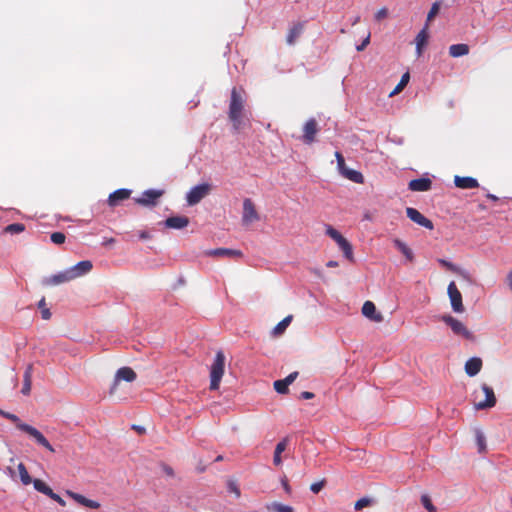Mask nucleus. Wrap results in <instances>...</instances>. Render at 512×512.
I'll return each mask as SVG.
<instances>
[{"label":"nucleus","instance_id":"4468645a","mask_svg":"<svg viewBox=\"0 0 512 512\" xmlns=\"http://www.w3.org/2000/svg\"><path fill=\"white\" fill-rule=\"evenodd\" d=\"M406 214H407V217L411 221L417 223L418 225L423 226L430 230L433 229V223L429 219H427L424 215H422L417 209L408 207L406 209Z\"/></svg>","mask_w":512,"mask_h":512},{"label":"nucleus","instance_id":"9b49d317","mask_svg":"<svg viewBox=\"0 0 512 512\" xmlns=\"http://www.w3.org/2000/svg\"><path fill=\"white\" fill-rule=\"evenodd\" d=\"M319 125L316 119L310 118L303 126L302 140L306 144H312L316 140V135L319 132Z\"/></svg>","mask_w":512,"mask_h":512},{"label":"nucleus","instance_id":"bb28decb","mask_svg":"<svg viewBox=\"0 0 512 512\" xmlns=\"http://www.w3.org/2000/svg\"><path fill=\"white\" fill-rule=\"evenodd\" d=\"M468 53L469 46L467 44H453L449 47V54L454 58L465 56Z\"/></svg>","mask_w":512,"mask_h":512},{"label":"nucleus","instance_id":"49530a36","mask_svg":"<svg viewBox=\"0 0 512 512\" xmlns=\"http://www.w3.org/2000/svg\"><path fill=\"white\" fill-rule=\"evenodd\" d=\"M325 484H326L325 480H321L319 482L312 483L311 486H310V490L313 493L317 494V493H319L323 489Z\"/></svg>","mask_w":512,"mask_h":512},{"label":"nucleus","instance_id":"5fc2aeb1","mask_svg":"<svg viewBox=\"0 0 512 512\" xmlns=\"http://www.w3.org/2000/svg\"><path fill=\"white\" fill-rule=\"evenodd\" d=\"M164 472H165L168 476H173V475H174L173 469H172L171 467H168V466H164Z\"/></svg>","mask_w":512,"mask_h":512},{"label":"nucleus","instance_id":"c9c22d12","mask_svg":"<svg viewBox=\"0 0 512 512\" xmlns=\"http://www.w3.org/2000/svg\"><path fill=\"white\" fill-rule=\"evenodd\" d=\"M475 437H476V444L478 446V451L480 453H483L486 451V438L483 432L479 429L475 431Z\"/></svg>","mask_w":512,"mask_h":512},{"label":"nucleus","instance_id":"9d476101","mask_svg":"<svg viewBox=\"0 0 512 512\" xmlns=\"http://www.w3.org/2000/svg\"><path fill=\"white\" fill-rule=\"evenodd\" d=\"M259 220V215L256 210L255 204L249 198L243 201L242 222L244 225H250Z\"/></svg>","mask_w":512,"mask_h":512},{"label":"nucleus","instance_id":"c03bdc74","mask_svg":"<svg viewBox=\"0 0 512 512\" xmlns=\"http://www.w3.org/2000/svg\"><path fill=\"white\" fill-rule=\"evenodd\" d=\"M65 239L66 237L62 232H54L51 234V241L55 244H63Z\"/></svg>","mask_w":512,"mask_h":512},{"label":"nucleus","instance_id":"aec40b11","mask_svg":"<svg viewBox=\"0 0 512 512\" xmlns=\"http://www.w3.org/2000/svg\"><path fill=\"white\" fill-rule=\"evenodd\" d=\"M67 495L69 497H71L73 500H75L77 503H79L85 507H88L91 509H97L100 507V504L98 502H96L94 500H90L81 494H78V493H75L72 491H67Z\"/></svg>","mask_w":512,"mask_h":512},{"label":"nucleus","instance_id":"dca6fc26","mask_svg":"<svg viewBox=\"0 0 512 512\" xmlns=\"http://www.w3.org/2000/svg\"><path fill=\"white\" fill-rule=\"evenodd\" d=\"M162 194L163 192L160 190H147L135 201L136 203L143 206L155 205L157 199L160 198Z\"/></svg>","mask_w":512,"mask_h":512},{"label":"nucleus","instance_id":"c85d7f7f","mask_svg":"<svg viewBox=\"0 0 512 512\" xmlns=\"http://www.w3.org/2000/svg\"><path fill=\"white\" fill-rule=\"evenodd\" d=\"M266 509L268 512H294V509L280 502H271L266 504Z\"/></svg>","mask_w":512,"mask_h":512},{"label":"nucleus","instance_id":"6e6d98bb","mask_svg":"<svg viewBox=\"0 0 512 512\" xmlns=\"http://www.w3.org/2000/svg\"><path fill=\"white\" fill-rule=\"evenodd\" d=\"M337 266H338V262H336V261L331 260V261L327 262V267L333 268V267H337Z\"/></svg>","mask_w":512,"mask_h":512},{"label":"nucleus","instance_id":"7c9ffc66","mask_svg":"<svg viewBox=\"0 0 512 512\" xmlns=\"http://www.w3.org/2000/svg\"><path fill=\"white\" fill-rule=\"evenodd\" d=\"M35 490L40 493L45 494L50 497L53 493V490L41 479H35L32 481Z\"/></svg>","mask_w":512,"mask_h":512},{"label":"nucleus","instance_id":"37998d69","mask_svg":"<svg viewBox=\"0 0 512 512\" xmlns=\"http://www.w3.org/2000/svg\"><path fill=\"white\" fill-rule=\"evenodd\" d=\"M421 503L429 512H436V507L432 504L431 499L427 495L421 497Z\"/></svg>","mask_w":512,"mask_h":512},{"label":"nucleus","instance_id":"a878e982","mask_svg":"<svg viewBox=\"0 0 512 512\" xmlns=\"http://www.w3.org/2000/svg\"><path fill=\"white\" fill-rule=\"evenodd\" d=\"M287 446H288L287 438L283 439L276 445L275 451H274V456H273V463L275 466L282 465L281 454L286 450Z\"/></svg>","mask_w":512,"mask_h":512},{"label":"nucleus","instance_id":"603ef678","mask_svg":"<svg viewBox=\"0 0 512 512\" xmlns=\"http://www.w3.org/2000/svg\"><path fill=\"white\" fill-rule=\"evenodd\" d=\"M507 285L509 289L512 291V270H510L506 277Z\"/></svg>","mask_w":512,"mask_h":512},{"label":"nucleus","instance_id":"2eb2a0df","mask_svg":"<svg viewBox=\"0 0 512 512\" xmlns=\"http://www.w3.org/2000/svg\"><path fill=\"white\" fill-rule=\"evenodd\" d=\"M92 262L89 260H84L78 262L76 265L69 268L72 279H76L88 274L92 270Z\"/></svg>","mask_w":512,"mask_h":512},{"label":"nucleus","instance_id":"0eeeda50","mask_svg":"<svg viewBox=\"0 0 512 512\" xmlns=\"http://www.w3.org/2000/svg\"><path fill=\"white\" fill-rule=\"evenodd\" d=\"M211 190V186L208 183H203L197 186H194L187 193V202L189 205L193 206L199 203L205 196L209 194Z\"/></svg>","mask_w":512,"mask_h":512},{"label":"nucleus","instance_id":"ea45409f","mask_svg":"<svg viewBox=\"0 0 512 512\" xmlns=\"http://www.w3.org/2000/svg\"><path fill=\"white\" fill-rule=\"evenodd\" d=\"M439 10H440V4L438 2H435L430 11L428 12V15H427V20H426V24L429 25V23L436 17V15L439 13Z\"/></svg>","mask_w":512,"mask_h":512},{"label":"nucleus","instance_id":"864d4df0","mask_svg":"<svg viewBox=\"0 0 512 512\" xmlns=\"http://www.w3.org/2000/svg\"><path fill=\"white\" fill-rule=\"evenodd\" d=\"M314 394L312 392L304 391L301 393V398L303 399H312Z\"/></svg>","mask_w":512,"mask_h":512},{"label":"nucleus","instance_id":"1a4fd4ad","mask_svg":"<svg viewBox=\"0 0 512 512\" xmlns=\"http://www.w3.org/2000/svg\"><path fill=\"white\" fill-rule=\"evenodd\" d=\"M448 296L451 302V307L454 312L456 313H463L464 312V306L462 303V294L458 290L455 282H450L448 285Z\"/></svg>","mask_w":512,"mask_h":512},{"label":"nucleus","instance_id":"58836bf2","mask_svg":"<svg viewBox=\"0 0 512 512\" xmlns=\"http://www.w3.org/2000/svg\"><path fill=\"white\" fill-rule=\"evenodd\" d=\"M38 307L39 309L41 310V315H42V318L44 320H49L51 318V312L50 310L46 307V302H45V299L42 298L39 303H38Z\"/></svg>","mask_w":512,"mask_h":512},{"label":"nucleus","instance_id":"6e6552de","mask_svg":"<svg viewBox=\"0 0 512 512\" xmlns=\"http://www.w3.org/2000/svg\"><path fill=\"white\" fill-rule=\"evenodd\" d=\"M136 379V373L130 367H122L117 370L113 384L110 388V395H114L117 391L120 381L132 382Z\"/></svg>","mask_w":512,"mask_h":512},{"label":"nucleus","instance_id":"b1692460","mask_svg":"<svg viewBox=\"0 0 512 512\" xmlns=\"http://www.w3.org/2000/svg\"><path fill=\"white\" fill-rule=\"evenodd\" d=\"M32 373H33V366H32V364H29L24 372V375H23V387H22L21 392L24 395H29V393L31 391Z\"/></svg>","mask_w":512,"mask_h":512},{"label":"nucleus","instance_id":"4c0bfd02","mask_svg":"<svg viewBox=\"0 0 512 512\" xmlns=\"http://www.w3.org/2000/svg\"><path fill=\"white\" fill-rule=\"evenodd\" d=\"M24 229H25V227H24L23 224H21V223H13V224L8 225L5 228V232L11 233V234H19V233L23 232Z\"/></svg>","mask_w":512,"mask_h":512},{"label":"nucleus","instance_id":"393cba45","mask_svg":"<svg viewBox=\"0 0 512 512\" xmlns=\"http://www.w3.org/2000/svg\"><path fill=\"white\" fill-rule=\"evenodd\" d=\"M428 24L416 36V50L418 56L422 54V48L426 45L428 40Z\"/></svg>","mask_w":512,"mask_h":512},{"label":"nucleus","instance_id":"423d86ee","mask_svg":"<svg viewBox=\"0 0 512 512\" xmlns=\"http://www.w3.org/2000/svg\"><path fill=\"white\" fill-rule=\"evenodd\" d=\"M441 320L451 328L452 332L459 337L464 339L472 340L474 338L472 332L465 326V324L454 318L451 315H444Z\"/></svg>","mask_w":512,"mask_h":512},{"label":"nucleus","instance_id":"e433bc0d","mask_svg":"<svg viewBox=\"0 0 512 512\" xmlns=\"http://www.w3.org/2000/svg\"><path fill=\"white\" fill-rule=\"evenodd\" d=\"M326 234L332 238L337 244L340 243L345 238L341 235L339 231L333 228L331 225L326 226Z\"/></svg>","mask_w":512,"mask_h":512},{"label":"nucleus","instance_id":"f8f14e48","mask_svg":"<svg viewBox=\"0 0 512 512\" xmlns=\"http://www.w3.org/2000/svg\"><path fill=\"white\" fill-rule=\"evenodd\" d=\"M72 276L70 274L69 269L59 272L55 275L46 277L43 279L42 283L45 286H57L66 282L72 281Z\"/></svg>","mask_w":512,"mask_h":512},{"label":"nucleus","instance_id":"20e7f679","mask_svg":"<svg viewBox=\"0 0 512 512\" xmlns=\"http://www.w3.org/2000/svg\"><path fill=\"white\" fill-rule=\"evenodd\" d=\"M225 355L222 351L216 353L213 364L210 368V389L217 390L224 374Z\"/></svg>","mask_w":512,"mask_h":512},{"label":"nucleus","instance_id":"72a5a7b5","mask_svg":"<svg viewBox=\"0 0 512 512\" xmlns=\"http://www.w3.org/2000/svg\"><path fill=\"white\" fill-rule=\"evenodd\" d=\"M409 79H410V75L408 72L404 73L401 77V80L400 82L398 83V85L390 92L389 96L390 97H393L397 94H399L404 88L405 86L408 84L409 82Z\"/></svg>","mask_w":512,"mask_h":512},{"label":"nucleus","instance_id":"8fccbe9b","mask_svg":"<svg viewBox=\"0 0 512 512\" xmlns=\"http://www.w3.org/2000/svg\"><path fill=\"white\" fill-rule=\"evenodd\" d=\"M297 376H298V372H293V373L289 374L285 379H283V381L289 386L290 384H292L295 381Z\"/></svg>","mask_w":512,"mask_h":512},{"label":"nucleus","instance_id":"7ed1b4c3","mask_svg":"<svg viewBox=\"0 0 512 512\" xmlns=\"http://www.w3.org/2000/svg\"><path fill=\"white\" fill-rule=\"evenodd\" d=\"M496 405V396L493 389L487 384L481 386L480 391L474 392V408L476 410L490 409Z\"/></svg>","mask_w":512,"mask_h":512},{"label":"nucleus","instance_id":"a18cd8bd","mask_svg":"<svg viewBox=\"0 0 512 512\" xmlns=\"http://www.w3.org/2000/svg\"><path fill=\"white\" fill-rule=\"evenodd\" d=\"M438 262L445 268H447L448 270L452 271V272H460L461 270L459 269V267H457L455 264L447 261V260H444V259H439Z\"/></svg>","mask_w":512,"mask_h":512},{"label":"nucleus","instance_id":"4d7b16f0","mask_svg":"<svg viewBox=\"0 0 512 512\" xmlns=\"http://www.w3.org/2000/svg\"><path fill=\"white\" fill-rule=\"evenodd\" d=\"M139 236L141 239H148L150 237L149 233L145 231L141 232Z\"/></svg>","mask_w":512,"mask_h":512},{"label":"nucleus","instance_id":"f257e3e1","mask_svg":"<svg viewBox=\"0 0 512 512\" xmlns=\"http://www.w3.org/2000/svg\"><path fill=\"white\" fill-rule=\"evenodd\" d=\"M0 415L5 417L6 419L12 421L19 430L25 432L30 437L35 439V441L39 445L43 446L50 452L55 451L54 448L52 447V445L49 443V441L45 438V436L38 429H36L35 427H33L31 425L23 423L17 415L9 413V412H5L1 409H0Z\"/></svg>","mask_w":512,"mask_h":512},{"label":"nucleus","instance_id":"3c124183","mask_svg":"<svg viewBox=\"0 0 512 512\" xmlns=\"http://www.w3.org/2000/svg\"><path fill=\"white\" fill-rule=\"evenodd\" d=\"M50 498L54 501H56L57 503H59L61 506H65L66 505V502L56 493H52V495L50 496Z\"/></svg>","mask_w":512,"mask_h":512},{"label":"nucleus","instance_id":"c756f323","mask_svg":"<svg viewBox=\"0 0 512 512\" xmlns=\"http://www.w3.org/2000/svg\"><path fill=\"white\" fill-rule=\"evenodd\" d=\"M292 321V316L289 315L285 317L282 321H280L272 330V335L277 337L284 333L286 328L289 326V324Z\"/></svg>","mask_w":512,"mask_h":512},{"label":"nucleus","instance_id":"de8ad7c7","mask_svg":"<svg viewBox=\"0 0 512 512\" xmlns=\"http://www.w3.org/2000/svg\"><path fill=\"white\" fill-rule=\"evenodd\" d=\"M388 16V9L383 7L381 9H379L376 13H375V20L376 21H381L383 19H385L386 17Z\"/></svg>","mask_w":512,"mask_h":512},{"label":"nucleus","instance_id":"f3484780","mask_svg":"<svg viewBox=\"0 0 512 512\" xmlns=\"http://www.w3.org/2000/svg\"><path fill=\"white\" fill-rule=\"evenodd\" d=\"M432 181L429 178L413 179L409 182L408 187L411 191L425 192L431 189Z\"/></svg>","mask_w":512,"mask_h":512},{"label":"nucleus","instance_id":"0e129e2a","mask_svg":"<svg viewBox=\"0 0 512 512\" xmlns=\"http://www.w3.org/2000/svg\"><path fill=\"white\" fill-rule=\"evenodd\" d=\"M113 242H114V239H110L107 243H108V244H111V243H113Z\"/></svg>","mask_w":512,"mask_h":512},{"label":"nucleus","instance_id":"a19ab883","mask_svg":"<svg viewBox=\"0 0 512 512\" xmlns=\"http://www.w3.org/2000/svg\"><path fill=\"white\" fill-rule=\"evenodd\" d=\"M371 504H372V500L370 498L364 497V498H361L356 501L354 508H355V510L359 511L365 507L370 506Z\"/></svg>","mask_w":512,"mask_h":512},{"label":"nucleus","instance_id":"09e8293b","mask_svg":"<svg viewBox=\"0 0 512 512\" xmlns=\"http://www.w3.org/2000/svg\"><path fill=\"white\" fill-rule=\"evenodd\" d=\"M371 33L368 32L363 42L356 47L357 51H363L370 43Z\"/></svg>","mask_w":512,"mask_h":512},{"label":"nucleus","instance_id":"5701e85b","mask_svg":"<svg viewBox=\"0 0 512 512\" xmlns=\"http://www.w3.org/2000/svg\"><path fill=\"white\" fill-rule=\"evenodd\" d=\"M130 190L127 189H119L112 194H110L108 198V203L110 206H116L120 201L128 199L130 197Z\"/></svg>","mask_w":512,"mask_h":512},{"label":"nucleus","instance_id":"f704fd0d","mask_svg":"<svg viewBox=\"0 0 512 512\" xmlns=\"http://www.w3.org/2000/svg\"><path fill=\"white\" fill-rule=\"evenodd\" d=\"M17 468H18V472H19V476H20L21 482L24 485L31 484L33 480L31 478V476L29 475L25 465L23 463H19Z\"/></svg>","mask_w":512,"mask_h":512},{"label":"nucleus","instance_id":"39448f33","mask_svg":"<svg viewBox=\"0 0 512 512\" xmlns=\"http://www.w3.org/2000/svg\"><path fill=\"white\" fill-rule=\"evenodd\" d=\"M335 157L337 160L338 171L344 178L358 184H362L364 182V177L359 171L350 169L346 166L344 157L340 152H335Z\"/></svg>","mask_w":512,"mask_h":512},{"label":"nucleus","instance_id":"79ce46f5","mask_svg":"<svg viewBox=\"0 0 512 512\" xmlns=\"http://www.w3.org/2000/svg\"><path fill=\"white\" fill-rule=\"evenodd\" d=\"M274 389L280 393L285 394L288 392V385L282 380H277L274 382Z\"/></svg>","mask_w":512,"mask_h":512},{"label":"nucleus","instance_id":"13d9d810","mask_svg":"<svg viewBox=\"0 0 512 512\" xmlns=\"http://www.w3.org/2000/svg\"><path fill=\"white\" fill-rule=\"evenodd\" d=\"M7 472L9 473V475H10L11 477H13V476H14V471H13V469H12L11 467H8V468H7Z\"/></svg>","mask_w":512,"mask_h":512},{"label":"nucleus","instance_id":"412c9836","mask_svg":"<svg viewBox=\"0 0 512 512\" xmlns=\"http://www.w3.org/2000/svg\"><path fill=\"white\" fill-rule=\"evenodd\" d=\"M454 183L460 189H473L479 186L478 181L473 177L455 176Z\"/></svg>","mask_w":512,"mask_h":512},{"label":"nucleus","instance_id":"a211bd4d","mask_svg":"<svg viewBox=\"0 0 512 512\" xmlns=\"http://www.w3.org/2000/svg\"><path fill=\"white\" fill-rule=\"evenodd\" d=\"M189 224V219L186 216H172L164 221V225L170 229H183Z\"/></svg>","mask_w":512,"mask_h":512},{"label":"nucleus","instance_id":"4be33fe9","mask_svg":"<svg viewBox=\"0 0 512 512\" xmlns=\"http://www.w3.org/2000/svg\"><path fill=\"white\" fill-rule=\"evenodd\" d=\"M481 367H482V360L480 358H476V357L470 358L465 363V372L467 373V375L473 377L480 372Z\"/></svg>","mask_w":512,"mask_h":512},{"label":"nucleus","instance_id":"cd10ccee","mask_svg":"<svg viewBox=\"0 0 512 512\" xmlns=\"http://www.w3.org/2000/svg\"><path fill=\"white\" fill-rule=\"evenodd\" d=\"M394 246L406 257V259L410 262L414 260V255L412 250L400 239L393 240Z\"/></svg>","mask_w":512,"mask_h":512},{"label":"nucleus","instance_id":"2f4dec72","mask_svg":"<svg viewBox=\"0 0 512 512\" xmlns=\"http://www.w3.org/2000/svg\"><path fill=\"white\" fill-rule=\"evenodd\" d=\"M302 30H303V27L302 25L300 24H297V25H294L290 30H289V33L287 35V43L289 45H293L297 38L300 36V34L302 33Z\"/></svg>","mask_w":512,"mask_h":512},{"label":"nucleus","instance_id":"680f3d73","mask_svg":"<svg viewBox=\"0 0 512 512\" xmlns=\"http://www.w3.org/2000/svg\"><path fill=\"white\" fill-rule=\"evenodd\" d=\"M284 488H285V490H286L287 492H289V491H290V487H289V485H288L287 483H284Z\"/></svg>","mask_w":512,"mask_h":512},{"label":"nucleus","instance_id":"bf43d9fd","mask_svg":"<svg viewBox=\"0 0 512 512\" xmlns=\"http://www.w3.org/2000/svg\"><path fill=\"white\" fill-rule=\"evenodd\" d=\"M487 197L492 199V200H497V197L495 195H492V194H488Z\"/></svg>","mask_w":512,"mask_h":512},{"label":"nucleus","instance_id":"ddd939ff","mask_svg":"<svg viewBox=\"0 0 512 512\" xmlns=\"http://www.w3.org/2000/svg\"><path fill=\"white\" fill-rule=\"evenodd\" d=\"M362 314L369 320L375 323H381L384 317L381 312H378L376 306L371 301H366L362 306Z\"/></svg>","mask_w":512,"mask_h":512},{"label":"nucleus","instance_id":"f03ea898","mask_svg":"<svg viewBox=\"0 0 512 512\" xmlns=\"http://www.w3.org/2000/svg\"><path fill=\"white\" fill-rule=\"evenodd\" d=\"M244 102L242 95L236 88H233L229 105V119L235 130H239L243 124Z\"/></svg>","mask_w":512,"mask_h":512},{"label":"nucleus","instance_id":"052dcab7","mask_svg":"<svg viewBox=\"0 0 512 512\" xmlns=\"http://www.w3.org/2000/svg\"><path fill=\"white\" fill-rule=\"evenodd\" d=\"M359 20H360V17H359V16H357V17L354 19V21L352 22V24H353V25H355L356 23H358V22H359Z\"/></svg>","mask_w":512,"mask_h":512},{"label":"nucleus","instance_id":"e2e57ef3","mask_svg":"<svg viewBox=\"0 0 512 512\" xmlns=\"http://www.w3.org/2000/svg\"><path fill=\"white\" fill-rule=\"evenodd\" d=\"M222 459H223V457H222V456H218V457L216 458V461H221Z\"/></svg>","mask_w":512,"mask_h":512},{"label":"nucleus","instance_id":"473e14b6","mask_svg":"<svg viewBox=\"0 0 512 512\" xmlns=\"http://www.w3.org/2000/svg\"><path fill=\"white\" fill-rule=\"evenodd\" d=\"M339 248L343 251L344 256L349 260L353 261V250L351 244L348 242V240L345 238L340 243L337 244Z\"/></svg>","mask_w":512,"mask_h":512},{"label":"nucleus","instance_id":"6ab92c4d","mask_svg":"<svg viewBox=\"0 0 512 512\" xmlns=\"http://www.w3.org/2000/svg\"><path fill=\"white\" fill-rule=\"evenodd\" d=\"M207 256L212 257H242L240 250L228 249V248H217L208 250L205 252Z\"/></svg>","mask_w":512,"mask_h":512}]
</instances>
